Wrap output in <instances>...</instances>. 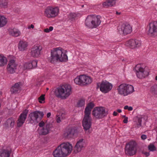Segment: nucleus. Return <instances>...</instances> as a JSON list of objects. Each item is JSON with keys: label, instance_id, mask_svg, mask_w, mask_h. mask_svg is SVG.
Returning <instances> with one entry per match:
<instances>
[{"label": "nucleus", "instance_id": "1", "mask_svg": "<svg viewBox=\"0 0 157 157\" xmlns=\"http://www.w3.org/2000/svg\"><path fill=\"white\" fill-rule=\"evenodd\" d=\"M67 53L66 50L60 47L53 48L51 50L48 61L52 63L58 61L67 62L68 60Z\"/></svg>", "mask_w": 157, "mask_h": 157}, {"label": "nucleus", "instance_id": "2", "mask_svg": "<svg viewBox=\"0 0 157 157\" xmlns=\"http://www.w3.org/2000/svg\"><path fill=\"white\" fill-rule=\"evenodd\" d=\"M72 149L71 144L69 142L63 143L54 151L53 155L54 157H65L71 153Z\"/></svg>", "mask_w": 157, "mask_h": 157}, {"label": "nucleus", "instance_id": "3", "mask_svg": "<svg viewBox=\"0 0 157 157\" xmlns=\"http://www.w3.org/2000/svg\"><path fill=\"white\" fill-rule=\"evenodd\" d=\"M71 93V87L68 84L63 85L59 87L56 92L57 96L62 99H66Z\"/></svg>", "mask_w": 157, "mask_h": 157}, {"label": "nucleus", "instance_id": "4", "mask_svg": "<svg viewBox=\"0 0 157 157\" xmlns=\"http://www.w3.org/2000/svg\"><path fill=\"white\" fill-rule=\"evenodd\" d=\"M101 17L99 16L89 15L85 20V25L91 29L96 28L101 22Z\"/></svg>", "mask_w": 157, "mask_h": 157}, {"label": "nucleus", "instance_id": "5", "mask_svg": "<svg viewBox=\"0 0 157 157\" xmlns=\"http://www.w3.org/2000/svg\"><path fill=\"white\" fill-rule=\"evenodd\" d=\"M59 13V9L57 6H50L44 10V14L45 17L49 18H54L57 16Z\"/></svg>", "mask_w": 157, "mask_h": 157}, {"label": "nucleus", "instance_id": "6", "mask_svg": "<svg viewBox=\"0 0 157 157\" xmlns=\"http://www.w3.org/2000/svg\"><path fill=\"white\" fill-rule=\"evenodd\" d=\"M93 81L92 78L88 75H82L77 76L74 79V82L77 84L87 85L91 83Z\"/></svg>", "mask_w": 157, "mask_h": 157}, {"label": "nucleus", "instance_id": "7", "mask_svg": "<svg viewBox=\"0 0 157 157\" xmlns=\"http://www.w3.org/2000/svg\"><path fill=\"white\" fill-rule=\"evenodd\" d=\"M108 114L107 111L103 107H96L92 111V115L96 118L100 119L103 118Z\"/></svg>", "mask_w": 157, "mask_h": 157}, {"label": "nucleus", "instance_id": "8", "mask_svg": "<svg viewBox=\"0 0 157 157\" xmlns=\"http://www.w3.org/2000/svg\"><path fill=\"white\" fill-rule=\"evenodd\" d=\"M39 128L38 131L40 135H46L48 134L51 128V125L46 122L42 121L39 123Z\"/></svg>", "mask_w": 157, "mask_h": 157}, {"label": "nucleus", "instance_id": "9", "mask_svg": "<svg viewBox=\"0 0 157 157\" xmlns=\"http://www.w3.org/2000/svg\"><path fill=\"white\" fill-rule=\"evenodd\" d=\"M98 88L103 93L106 94L109 92L112 89V84L109 82L104 80L97 84Z\"/></svg>", "mask_w": 157, "mask_h": 157}, {"label": "nucleus", "instance_id": "10", "mask_svg": "<svg viewBox=\"0 0 157 157\" xmlns=\"http://www.w3.org/2000/svg\"><path fill=\"white\" fill-rule=\"evenodd\" d=\"M43 112L39 111H36L31 113L29 115V120L32 124H36L38 121L40 120L43 117Z\"/></svg>", "mask_w": 157, "mask_h": 157}, {"label": "nucleus", "instance_id": "11", "mask_svg": "<svg viewBox=\"0 0 157 157\" xmlns=\"http://www.w3.org/2000/svg\"><path fill=\"white\" fill-rule=\"evenodd\" d=\"M135 73L137 77L139 78H144L149 74L148 71L140 65L136 66L135 68Z\"/></svg>", "mask_w": 157, "mask_h": 157}, {"label": "nucleus", "instance_id": "12", "mask_svg": "<svg viewBox=\"0 0 157 157\" xmlns=\"http://www.w3.org/2000/svg\"><path fill=\"white\" fill-rule=\"evenodd\" d=\"M136 143L134 141H130L127 144L125 149V153L126 154L133 155L136 154Z\"/></svg>", "mask_w": 157, "mask_h": 157}, {"label": "nucleus", "instance_id": "13", "mask_svg": "<svg viewBox=\"0 0 157 157\" xmlns=\"http://www.w3.org/2000/svg\"><path fill=\"white\" fill-rule=\"evenodd\" d=\"M42 48L41 46L39 44L34 45L31 49L30 55L31 56L37 58L41 55Z\"/></svg>", "mask_w": 157, "mask_h": 157}, {"label": "nucleus", "instance_id": "14", "mask_svg": "<svg viewBox=\"0 0 157 157\" xmlns=\"http://www.w3.org/2000/svg\"><path fill=\"white\" fill-rule=\"evenodd\" d=\"M86 146V143L85 139L82 138L78 140L74 148V152L77 153L80 152Z\"/></svg>", "mask_w": 157, "mask_h": 157}, {"label": "nucleus", "instance_id": "15", "mask_svg": "<svg viewBox=\"0 0 157 157\" xmlns=\"http://www.w3.org/2000/svg\"><path fill=\"white\" fill-rule=\"evenodd\" d=\"M92 119L90 116L84 115L82 121V125L85 131L89 130L91 127Z\"/></svg>", "mask_w": 157, "mask_h": 157}, {"label": "nucleus", "instance_id": "16", "mask_svg": "<svg viewBox=\"0 0 157 157\" xmlns=\"http://www.w3.org/2000/svg\"><path fill=\"white\" fill-rule=\"evenodd\" d=\"M118 30L120 33L124 35L130 33L132 31V28L128 24H123L118 28Z\"/></svg>", "mask_w": 157, "mask_h": 157}, {"label": "nucleus", "instance_id": "17", "mask_svg": "<svg viewBox=\"0 0 157 157\" xmlns=\"http://www.w3.org/2000/svg\"><path fill=\"white\" fill-rule=\"evenodd\" d=\"M17 64L14 59H10L6 67L8 73L10 74L14 73L17 69Z\"/></svg>", "mask_w": 157, "mask_h": 157}, {"label": "nucleus", "instance_id": "18", "mask_svg": "<svg viewBox=\"0 0 157 157\" xmlns=\"http://www.w3.org/2000/svg\"><path fill=\"white\" fill-rule=\"evenodd\" d=\"M141 45L140 40L137 39H131L126 42V45L132 49L137 48Z\"/></svg>", "mask_w": 157, "mask_h": 157}, {"label": "nucleus", "instance_id": "19", "mask_svg": "<svg viewBox=\"0 0 157 157\" xmlns=\"http://www.w3.org/2000/svg\"><path fill=\"white\" fill-rule=\"evenodd\" d=\"M148 34L152 36L157 35V21H153L149 24Z\"/></svg>", "mask_w": 157, "mask_h": 157}, {"label": "nucleus", "instance_id": "20", "mask_svg": "<svg viewBox=\"0 0 157 157\" xmlns=\"http://www.w3.org/2000/svg\"><path fill=\"white\" fill-rule=\"evenodd\" d=\"M28 110L25 109L21 113L17 121V125L18 127L21 126L24 123L27 118Z\"/></svg>", "mask_w": 157, "mask_h": 157}, {"label": "nucleus", "instance_id": "21", "mask_svg": "<svg viewBox=\"0 0 157 157\" xmlns=\"http://www.w3.org/2000/svg\"><path fill=\"white\" fill-rule=\"evenodd\" d=\"M78 133L77 128L74 126L70 127L65 132V136L67 137L72 136Z\"/></svg>", "mask_w": 157, "mask_h": 157}, {"label": "nucleus", "instance_id": "22", "mask_svg": "<svg viewBox=\"0 0 157 157\" xmlns=\"http://www.w3.org/2000/svg\"><path fill=\"white\" fill-rule=\"evenodd\" d=\"M9 34L14 37H18L21 35L20 31L18 29L15 28H11L9 29Z\"/></svg>", "mask_w": 157, "mask_h": 157}, {"label": "nucleus", "instance_id": "23", "mask_svg": "<svg viewBox=\"0 0 157 157\" xmlns=\"http://www.w3.org/2000/svg\"><path fill=\"white\" fill-rule=\"evenodd\" d=\"M28 46V43L27 42L20 41L18 44V48L20 51H24L27 49Z\"/></svg>", "mask_w": 157, "mask_h": 157}, {"label": "nucleus", "instance_id": "24", "mask_svg": "<svg viewBox=\"0 0 157 157\" xmlns=\"http://www.w3.org/2000/svg\"><path fill=\"white\" fill-rule=\"evenodd\" d=\"M94 106V104L93 102H90L87 104L84 111L85 115L90 116L91 111Z\"/></svg>", "mask_w": 157, "mask_h": 157}, {"label": "nucleus", "instance_id": "25", "mask_svg": "<svg viewBox=\"0 0 157 157\" xmlns=\"http://www.w3.org/2000/svg\"><path fill=\"white\" fill-rule=\"evenodd\" d=\"M125 96L132 94L135 91L133 86L131 85L125 83Z\"/></svg>", "mask_w": 157, "mask_h": 157}, {"label": "nucleus", "instance_id": "26", "mask_svg": "<svg viewBox=\"0 0 157 157\" xmlns=\"http://www.w3.org/2000/svg\"><path fill=\"white\" fill-rule=\"evenodd\" d=\"M125 83H123L120 85L117 88L118 93L121 95L125 96Z\"/></svg>", "mask_w": 157, "mask_h": 157}, {"label": "nucleus", "instance_id": "27", "mask_svg": "<svg viewBox=\"0 0 157 157\" xmlns=\"http://www.w3.org/2000/svg\"><path fill=\"white\" fill-rule=\"evenodd\" d=\"M21 90L20 83H17L11 88L10 91L12 93L16 94L18 93Z\"/></svg>", "mask_w": 157, "mask_h": 157}, {"label": "nucleus", "instance_id": "28", "mask_svg": "<svg viewBox=\"0 0 157 157\" xmlns=\"http://www.w3.org/2000/svg\"><path fill=\"white\" fill-rule=\"evenodd\" d=\"M116 3L115 0H108L103 3L102 6L104 7L107 8L114 6Z\"/></svg>", "mask_w": 157, "mask_h": 157}, {"label": "nucleus", "instance_id": "29", "mask_svg": "<svg viewBox=\"0 0 157 157\" xmlns=\"http://www.w3.org/2000/svg\"><path fill=\"white\" fill-rule=\"evenodd\" d=\"M15 120L13 118L8 119L5 124V127L8 128H12L14 126Z\"/></svg>", "mask_w": 157, "mask_h": 157}, {"label": "nucleus", "instance_id": "30", "mask_svg": "<svg viewBox=\"0 0 157 157\" xmlns=\"http://www.w3.org/2000/svg\"><path fill=\"white\" fill-rule=\"evenodd\" d=\"M7 62L6 57L2 54H0V67H2L6 65Z\"/></svg>", "mask_w": 157, "mask_h": 157}, {"label": "nucleus", "instance_id": "31", "mask_svg": "<svg viewBox=\"0 0 157 157\" xmlns=\"http://www.w3.org/2000/svg\"><path fill=\"white\" fill-rule=\"evenodd\" d=\"M7 22V19L5 17L0 15V28L5 26Z\"/></svg>", "mask_w": 157, "mask_h": 157}, {"label": "nucleus", "instance_id": "32", "mask_svg": "<svg viewBox=\"0 0 157 157\" xmlns=\"http://www.w3.org/2000/svg\"><path fill=\"white\" fill-rule=\"evenodd\" d=\"M11 152L10 151L4 150L0 152V157H9Z\"/></svg>", "mask_w": 157, "mask_h": 157}, {"label": "nucleus", "instance_id": "33", "mask_svg": "<svg viewBox=\"0 0 157 157\" xmlns=\"http://www.w3.org/2000/svg\"><path fill=\"white\" fill-rule=\"evenodd\" d=\"M137 121H134L133 128H138L141 126L142 120L140 118L137 117Z\"/></svg>", "mask_w": 157, "mask_h": 157}, {"label": "nucleus", "instance_id": "34", "mask_svg": "<svg viewBox=\"0 0 157 157\" xmlns=\"http://www.w3.org/2000/svg\"><path fill=\"white\" fill-rule=\"evenodd\" d=\"M85 104V100L84 98H81L79 99L77 103V106L78 107H82L84 106Z\"/></svg>", "mask_w": 157, "mask_h": 157}, {"label": "nucleus", "instance_id": "35", "mask_svg": "<svg viewBox=\"0 0 157 157\" xmlns=\"http://www.w3.org/2000/svg\"><path fill=\"white\" fill-rule=\"evenodd\" d=\"M32 66L30 61L26 62L23 66V69L25 70L32 69Z\"/></svg>", "mask_w": 157, "mask_h": 157}, {"label": "nucleus", "instance_id": "36", "mask_svg": "<svg viewBox=\"0 0 157 157\" xmlns=\"http://www.w3.org/2000/svg\"><path fill=\"white\" fill-rule=\"evenodd\" d=\"M150 91L152 94H157V84H155L151 86Z\"/></svg>", "mask_w": 157, "mask_h": 157}, {"label": "nucleus", "instance_id": "37", "mask_svg": "<svg viewBox=\"0 0 157 157\" xmlns=\"http://www.w3.org/2000/svg\"><path fill=\"white\" fill-rule=\"evenodd\" d=\"M8 1L6 0L0 2V7L2 8H7L8 6Z\"/></svg>", "mask_w": 157, "mask_h": 157}, {"label": "nucleus", "instance_id": "38", "mask_svg": "<svg viewBox=\"0 0 157 157\" xmlns=\"http://www.w3.org/2000/svg\"><path fill=\"white\" fill-rule=\"evenodd\" d=\"M148 148L149 150L151 151H153L156 150V147L152 144H150L148 146Z\"/></svg>", "mask_w": 157, "mask_h": 157}, {"label": "nucleus", "instance_id": "39", "mask_svg": "<svg viewBox=\"0 0 157 157\" xmlns=\"http://www.w3.org/2000/svg\"><path fill=\"white\" fill-rule=\"evenodd\" d=\"M39 102L41 103H43L45 102V98H44V95H41L40 97L38 98V99Z\"/></svg>", "mask_w": 157, "mask_h": 157}, {"label": "nucleus", "instance_id": "40", "mask_svg": "<svg viewBox=\"0 0 157 157\" xmlns=\"http://www.w3.org/2000/svg\"><path fill=\"white\" fill-rule=\"evenodd\" d=\"M63 119V118L61 115L57 116L56 118V121L58 123H60Z\"/></svg>", "mask_w": 157, "mask_h": 157}, {"label": "nucleus", "instance_id": "41", "mask_svg": "<svg viewBox=\"0 0 157 157\" xmlns=\"http://www.w3.org/2000/svg\"><path fill=\"white\" fill-rule=\"evenodd\" d=\"M30 63H31V64L32 65V69L33 68L35 67H36L37 63L36 61L33 60L32 61H30Z\"/></svg>", "mask_w": 157, "mask_h": 157}, {"label": "nucleus", "instance_id": "42", "mask_svg": "<svg viewBox=\"0 0 157 157\" xmlns=\"http://www.w3.org/2000/svg\"><path fill=\"white\" fill-rule=\"evenodd\" d=\"M76 16V15L75 13H71L69 14L68 15V18L72 20L75 18Z\"/></svg>", "mask_w": 157, "mask_h": 157}, {"label": "nucleus", "instance_id": "43", "mask_svg": "<svg viewBox=\"0 0 157 157\" xmlns=\"http://www.w3.org/2000/svg\"><path fill=\"white\" fill-rule=\"evenodd\" d=\"M53 29V28L52 26H50L49 28H46L44 30V31L46 33H48L52 31Z\"/></svg>", "mask_w": 157, "mask_h": 157}, {"label": "nucleus", "instance_id": "44", "mask_svg": "<svg viewBox=\"0 0 157 157\" xmlns=\"http://www.w3.org/2000/svg\"><path fill=\"white\" fill-rule=\"evenodd\" d=\"M142 153L143 154L147 157L150 155V153L149 152L143 151Z\"/></svg>", "mask_w": 157, "mask_h": 157}, {"label": "nucleus", "instance_id": "45", "mask_svg": "<svg viewBox=\"0 0 157 157\" xmlns=\"http://www.w3.org/2000/svg\"><path fill=\"white\" fill-rule=\"evenodd\" d=\"M141 138L142 140H144L147 138V136L146 135L143 134L141 135Z\"/></svg>", "mask_w": 157, "mask_h": 157}, {"label": "nucleus", "instance_id": "46", "mask_svg": "<svg viewBox=\"0 0 157 157\" xmlns=\"http://www.w3.org/2000/svg\"><path fill=\"white\" fill-rule=\"evenodd\" d=\"M123 122L125 124H127L128 122V117H125L123 121Z\"/></svg>", "mask_w": 157, "mask_h": 157}, {"label": "nucleus", "instance_id": "47", "mask_svg": "<svg viewBox=\"0 0 157 157\" xmlns=\"http://www.w3.org/2000/svg\"><path fill=\"white\" fill-rule=\"evenodd\" d=\"M34 28V26L33 24H31V25L28 26V29H30L31 28L33 29Z\"/></svg>", "mask_w": 157, "mask_h": 157}, {"label": "nucleus", "instance_id": "48", "mask_svg": "<svg viewBox=\"0 0 157 157\" xmlns=\"http://www.w3.org/2000/svg\"><path fill=\"white\" fill-rule=\"evenodd\" d=\"M51 115V113H48L47 114V117L48 118L50 117Z\"/></svg>", "mask_w": 157, "mask_h": 157}, {"label": "nucleus", "instance_id": "49", "mask_svg": "<svg viewBox=\"0 0 157 157\" xmlns=\"http://www.w3.org/2000/svg\"><path fill=\"white\" fill-rule=\"evenodd\" d=\"M133 109L132 107L131 106L129 107L128 110L129 111H132Z\"/></svg>", "mask_w": 157, "mask_h": 157}, {"label": "nucleus", "instance_id": "50", "mask_svg": "<svg viewBox=\"0 0 157 157\" xmlns=\"http://www.w3.org/2000/svg\"><path fill=\"white\" fill-rule=\"evenodd\" d=\"M129 106L128 105H126L124 106V109H128Z\"/></svg>", "mask_w": 157, "mask_h": 157}, {"label": "nucleus", "instance_id": "51", "mask_svg": "<svg viewBox=\"0 0 157 157\" xmlns=\"http://www.w3.org/2000/svg\"><path fill=\"white\" fill-rule=\"evenodd\" d=\"M118 113L116 111H114L113 113V115L114 116H116L117 115Z\"/></svg>", "mask_w": 157, "mask_h": 157}, {"label": "nucleus", "instance_id": "52", "mask_svg": "<svg viewBox=\"0 0 157 157\" xmlns=\"http://www.w3.org/2000/svg\"><path fill=\"white\" fill-rule=\"evenodd\" d=\"M117 111L119 113H121L122 112L121 109H117Z\"/></svg>", "mask_w": 157, "mask_h": 157}, {"label": "nucleus", "instance_id": "53", "mask_svg": "<svg viewBox=\"0 0 157 157\" xmlns=\"http://www.w3.org/2000/svg\"><path fill=\"white\" fill-rule=\"evenodd\" d=\"M116 13L118 15H119L121 14V13L120 12H118L117 11L116 12Z\"/></svg>", "mask_w": 157, "mask_h": 157}, {"label": "nucleus", "instance_id": "54", "mask_svg": "<svg viewBox=\"0 0 157 157\" xmlns=\"http://www.w3.org/2000/svg\"><path fill=\"white\" fill-rule=\"evenodd\" d=\"M155 79L156 80H157V75L155 77Z\"/></svg>", "mask_w": 157, "mask_h": 157}, {"label": "nucleus", "instance_id": "55", "mask_svg": "<svg viewBox=\"0 0 157 157\" xmlns=\"http://www.w3.org/2000/svg\"><path fill=\"white\" fill-rule=\"evenodd\" d=\"M123 117H124V118H125V117H125V115H123Z\"/></svg>", "mask_w": 157, "mask_h": 157}, {"label": "nucleus", "instance_id": "56", "mask_svg": "<svg viewBox=\"0 0 157 157\" xmlns=\"http://www.w3.org/2000/svg\"><path fill=\"white\" fill-rule=\"evenodd\" d=\"M48 88H47V90H48Z\"/></svg>", "mask_w": 157, "mask_h": 157}]
</instances>
